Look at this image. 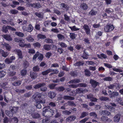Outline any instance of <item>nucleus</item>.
<instances>
[{
    "label": "nucleus",
    "instance_id": "nucleus-61",
    "mask_svg": "<svg viewBox=\"0 0 123 123\" xmlns=\"http://www.w3.org/2000/svg\"><path fill=\"white\" fill-rule=\"evenodd\" d=\"M56 85L54 84H50L49 86V88L51 89H53L55 86Z\"/></svg>",
    "mask_w": 123,
    "mask_h": 123
},
{
    "label": "nucleus",
    "instance_id": "nucleus-32",
    "mask_svg": "<svg viewBox=\"0 0 123 123\" xmlns=\"http://www.w3.org/2000/svg\"><path fill=\"white\" fill-rule=\"evenodd\" d=\"M69 28L72 31H78L79 30V28H78L76 27L75 26H74L72 27L69 26Z\"/></svg>",
    "mask_w": 123,
    "mask_h": 123
},
{
    "label": "nucleus",
    "instance_id": "nucleus-14",
    "mask_svg": "<svg viewBox=\"0 0 123 123\" xmlns=\"http://www.w3.org/2000/svg\"><path fill=\"white\" fill-rule=\"evenodd\" d=\"M80 8L82 10H86L88 8V6L86 3H83L81 5Z\"/></svg>",
    "mask_w": 123,
    "mask_h": 123
},
{
    "label": "nucleus",
    "instance_id": "nucleus-16",
    "mask_svg": "<svg viewBox=\"0 0 123 123\" xmlns=\"http://www.w3.org/2000/svg\"><path fill=\"white\" fill-rule=\"evenodd\" d=\"M120 115L119 114H117L116 115L114 118V120L115 122H118L119 121L120 118Z\"/></svg>",
    "mask_w": 123,
    "mask_h": 123
},
{
    "label": "nucleus",
    "instance_id": "nucleus-40",
    "mask_svg": "<svg viewBox=\"0 0 123 123\" xmlns=\"http://www.w3.org/2000/svg\"><path fill=\"white\" fill-rule=\"evenodd\" d=\"M27 71L26 69H24L22 70L21 71V74L22 76H24L27 73Z\"/></svg>",
    "mask_w": 123,
    "mask_h": 123
},
{
    "label": "nucleus",
    "instance_id": "nucleus-63",
    "mask_svg": "<svg viewBox=\"0 0 123 123\" xmlns=\"http://www.w3.org/2000/svg\"><path fill=\"white\" fill-rule=\"evenodd\" d=\"M68 105H71L72 106H75V105L74 103L72 101H68Z\"/></svg>",
    "mask_w": 123,
    "mask_h": 123
},
{
    "label": "nucleus",
    "instance_id": "nucleus-45",
    "mask_svg": "<svg viewBox=\"0 0 123 123\" xmlns=\"http://www.w3.org/2000/svg\"><path fill=\"white\" fill-rule=\"evenodd\" d=\"M44 41L47 43H53V41L50 38H47L45 39Z\"/></svg>",
    "mask_w": 123,
    "mask_h": 123
},
{
    "label": "nucleus",
    "instance_id": "nucleus-8",
    "mask_svg": "<svg viewBox=\"0 0 123 123\" xmlns=\"http://www.w3.org/2000/svg\"><path fill=\"white\" fill-rule=\"evenodd\" d=\"M83 28L87 34L90 35V30L88 25H84L83 26Z\"/></svg>",
    "mask_w": 123,
    "mask_h": 123
},
{
    "label": "nucleus",
    "instance_id": "nucleus-2",
    "mask_svg": "<svg viewBox=\"0 0 123 123\" xmlns=\"http://www.w3.org/2000/svg\"><path fill=\"white\" fill-rule=\"evenodd\" d=\"M34 111V109L32 107H29L26 110V112L28 113L31 115L32 117L34 118H37L39 117V115L37 113H34L33 112Z\"/></svg>",
    "mask_w": 123,
    "mask_h": 123
},
{
    "label": "nucleus",
    "instance_id": "nucleus-15",
    "mask_svg": "<svg viewBox=\"0 0 123 123\" xmlns=\"http://www.w3.org/2000/svg\"><path fill=\"white\" fill-rule=\"evenodd\" d=\"M86 91L87 92V90H83L82 88H78L76 89V92L77 93H84Z\"/></svg>",
    "mask_w": 123,
    "mask_h": 123
},
{
    "label": "nucleus",
    "instance_id": "nucleus-33",
    "mask_svg": "<svg viewBox=\"0 0 123 123\" xmlns=\"http://www.w3.org/2000/svg\"><path fill=\"white\" fill-rule=\"evenodd\" d=\"M5 113L9 117H12L13 116L12 112L11 111L10 112L6 110L5 111Z\"/></svg>",
    "mask_w": 123,
    "mask_h": 123
},
{
    "label": "nucleus",
    "instance_id": "nucleus-59",
    "mask_svg": "<svg viewBox=\"0 0 123 123\" xmlns=\"http://www.w3.org/2000/svg\"><path fill=\"white\" fill-rule=\"evenodd\" d=\"M40 68L37 66L34 67L33 68V70L35 71H38L39 70Z\"/></svg>",
    "mask_w": 123,
    "mask_h": 123
},
{
    "label": "nucleus",
    "instance_id": "nucleus-1",
    "mask_svg": "<svg viewBox=\"0 0 123 123\" xmlns=\"http://www.w3.org/2000/svg\"><path fill=\"white\" fill-rule=\"evenodd\" d=\"M55 111L52 109L48 108L45 109L44 111H43L42 112L43 116L45 117H50L54 115V114Z\"/></svg>",
    "mask_w": 123,
    "mask_h": 123
},
{
    "label": "nucleus",
    "instance_id": "nucleus-62",
    "mask_svg": "<svg viewBox=\"0 0 123 123\" xmlns=\"http://www.w3.org/2000/svg\"><path fill=\"white\" fill-rule=\"evenodd\" d=\"M45 102V101L44 99H43L42 100H39L36 103L37 104L39 103H40L44 104Z\"/></svg>",
    "mask_w": 123,
    "mask_h": 123
},
{
    "label": "nucleus",
    "instance_id": "nucleus-35",
    "mask_svg": "<svg viewBox=\"0 0 123 123\" xmlns=\"http://www.w3.org/2000/svg\"><path fill=\"white\" fill-rule=\"evenodd\" d=\"M33 45L35 48L38 47L39 48L41 46L40 44L38 42L33 43Z\"/></svg>",
    "mask_w": 123,
    "mask_h": 123
},
{
    "label": "nucleus",
    "instance_id": "nucleus-25",
    "mask_svg": "<svg viewBox=\"0 0 123 123\" xmlns=\"http://www.w3.org/2000/svg\"><path fill=\"white\" fill-rule=\"evenodd\" d=\"M80 81L79 79H74L70 81L69 83L70 84L71 83H79L80 82Z\"/></svg>",
    "mask_w": 123,
    "mask_h": 123
},
{
    "label": "nucleus",
    "instance_id": "nucleus-37",
    "mask_svg": "<svg viewBox=\"0 0 123 123\" xmlns=\"http://www.w3.org/2000/svg\"><path fill=\"white\" fill-rule=\"evenodd\" d=\"M105 106L107 108L109 109H110V111L112 112H114L115 111V109L113 107H112L110 106H108V105H105Z\"/></svg>",
    "mask_w": 123,
    "mask_h": 123
},
{
    "label": "nucleus",
    "instance_id": "nucleus-51",
    "mask_svg": "<svg viewBox=\"0 0 123 123\" xmlns=\"http://www.w3.org/2000/svg\"><path fill=\"white\" fill-rule=\"evenodd\" d=\"M88 55L86 54L85 53H84L82 55V57L85 59H87L88 58Z\"/></svg>",
    "mask_w": 123,
    "mask_h": 123
},
{
    "label": "nucleus",
    "instance_id": "nucleus-3",
    "mask_svg": "<svg viewBox=\"0 0 123 123\" xmlns=\"http://www.w3.org/2000/svg\"><path fill=\"white\" fill-rule=\"evenodd\" d=\"M14 41L19 43V46L22 47H24L25 45L24 44V43L25 42L24 40L21 38H15L14 39Z\"/></svg>",
    "mask_w": 123,
    "mask_h": 123
},
{
    "label": "nucleus",
    "instance_id": "nucleus-50",
    "mask_svg": "<svg viewBox=\"0 0 123 123\" xmlns=\"http://www.w3.org/2000/svg\"><path fill=\"white\" fill-rule=\"evenodd\" d=\"M64 19L65 20L68 21H70L69 17L67 16L66 14L64 15Z\"/></svg>",
    "mask_w": 123,
    "mask_h": 123
},
{
    "label": "nucleus",
    "instance_id": "nucleus-18",
    "mask_svg": "<svg viewBox=\"0 0 123 123\" xmlns=\"http://www.w3.org/2000/svg\"><path fill=\"white\" fill-rule=\"evenodd\" d=\"M97 13V11L94 9H92L89 13L90 15L94 16Z\"/></svg>",
    "mask_w": 123,
    "mask_h": 123
},
{
    "label": "nucleus",
    "instance_id": "nucleus-23",
    "mask_svg": "<svg viewBox=\"0 0 123 123\" xmlns=\"http://www.w3.org/2000/svg\"><path fill=\"white\" fill-rule=\"evenodd\" d=\"M75 119V117L74 116H71L68 117L66 119L67 121H70L72 120H73Z\"/></svg>",
    "mask_w": 123,
    "mask_h": 123
},
{
    "label": "nucleus",
    "instance_id": "nucleus-60",
    "mask_svg": "<svg viewBox=\"0 0 123 123\" xmlns=\"http://www.w3.org/2000/svg\"><path fill=\"white\" fill-rule=\"evenodd\" d=\"M74 65L75 66H79L83 65V64L80 62H77L75 63Z\"/></svg>",
    "mask_w": 123,
    "mask_h": 123
},
{
    "label": "nucleus",
    "instance_id": "nucleus-53",
    "mask_svg": "<svg viewBox=\"0 0 123 123\" xmlns=\"http://www.w3.org/2000/svg\"><path fill=\"white\" fill-rule=\"evenodd\" d=\"M51 21L49 20H47L45 21L44 23V26H47L50 24Z\"/></svg>",
    "mask_w": 123,
    "mask_h": 123
},
{
    "label": "nucleus",
    "instance_id": "nucleus-56",
    "mask_svg": "<svg viewBox=\"0 0 123 123\" xmlns=\"http://www.w3.org/2000/svg\"><path fill=\"white\" fill-rule=\"evenodd\" d=\"M89 118L86 117L82 119L80 121V123H84L86 122Z\"/></svg>",
    "mask_w": 123,
    "mask_h": 123
},
{
    "label": "nucleus",
    "instance_id": "nucleus-42",
    "mask_svg": "<svg viewBox=\"0 0 123 123\" xmlns=\"http://www.w3.org/2000/svg\"><path fill=\"white\" fill-rule=\"evenodd\" d=\"M35 52V51L33 49H31L28 50V53L29 54H34Z\"/></svg>",
    "mask_w": 123,
    "mask_h": 123
},
{
    "label": "nucleus",
    "instance_id": "nucleus-6",
    "mask_svg": "<svg viewBox=\"0 0 123 123\" xmlns=\"http://www.w3.org/2000/svg\"><path fill=\"white\" fill-rule=\"evenodd\" d=\"M13 52H15L17 54L18 57L21 59L23 58V56L22 51L20 49H15L13 50Z\"/></svg>",
    "mask_w": 123,
    "mask_h": 123
},
{
    "label": "nucleus",
    "instance_id": "nucleus-64",
    "mask_svg": "<svg viewBox=\"0 0 123 123\" xmlns=\"http://www.w3.org/2000/svg\"><path fill=\"white\" fill-rule=\"evenodd\" d=\"M47 88L45 86H42L41 87L40 89L41 91L43 92H45L47 91Z\"/></svg>",
    "mask_w": 123,
    "mask_h": 123
},
{
    "label": "nucleus",
    "instance_id": "nucleus-10",
    "mask_svg": "<svg viewBox=\"0 0 123 123\" xmlns=\"http://www.w3.org/2000/svg\"><path fill=\"white\" fill-rule=\"evenodd\" d=\"M42 95L38 92L36 93L33 96V97L36 100H37V98H41Z\"/></svg>",
    "mask_w": 123,
    "mask_h": 123
},
{
    "label": "nucleus",
    "instance_id": "nucleus-7",
    "mask_svg": "<svg viewBox=\"0 0 123 123\" xmlns=\"http://www.w3.org/2000/svg\"><path fill=\"white\" fill-rule=\"evenodd\" d=\"M1 46L3 48L5 47L6 49L9 51L11 50V47L10 45L5 43H1Z\"/></svg>",
    "mask_w": 123,
    "mask_h": 123
},
{
    "label": "nucleus",
    "instance_id": "nucleus-30",
    "mask_svg": "<svg viewBox=\"0 0 123 123\" xmlns=\"http://www.w3.org/2000/svg\"><path fill=\"white\" fill-rule=\"evenodd\" d=\"M37 37L38 39H43L46 38V37L44 35L39 34L37 35Z\"/></svg>",
    "mask_w": 123,
    "mask_h": 123
},
{
    "label": "nucleus",
    "instance_id": "nucleus-54",
    "mask_svg": "<svg viewBox=\"0 0 123 123\" xmlns=\"http://www.w3.org/2000/svg\"><path fill=\"white\" fill-rule=\"evenodd\" d=\"M112 80V78L110 77H105L103 79V80L104 81H111Z\"/></svg>",
    "mask_w": 123,
    "mask_h": 123
},
{
    "label": "nucleus",
    "instance_id": "nucleus-52",
    "mask_svg": "<svg viewBox=\"0 0 123 123\" xmlns=\"http://www.w3.org/2000/svg\"><path fill=\"white\" fill-rule=\"evenodd\" d=\"M100 99L101 100L104 101H106L109 100V98L107 97H102L100 98Z\"/></svg>",
    "mask_w": 123,
    "mask_h": 123
},
{
    "label": "nucleus",
    "instance_id": "nucleus-43",
    "mask_svg": "<svg viewBox=\"0 0 123 123\" xmlns=\"http://www.w3.org/2000/svg\"><path fill=\"white\" fill-rule=\"evenodd\" d=\"M88 115L87 113L86 112H83L81 114V116L80 117V118H82L85 117L86 116Z\"/></svg>",
    "mask_w": 123,
    "mask_h": 123
},
{
    "label": "nucleus",
    "instance_id": "nucleus-48",
    "mask_svg": "<svg viewBox=\"0 0 123 123\" xmlns=\"http://www.w3.org/2000/svg\"><path fill=\"white\" fill-rule=\"evenodd\" d=\"M86 64L88 65H93L95 64L96 63L92 61H88L86 62Z\"/></svg>",
    "mask_w": 123,
    "mask_h": 123
},
{
    "label": "nucleus",
    "instance_id": "nucleus-36",
    "mask_svg": "<svg viewBox=\"0 0 123 123\" xmlns=\"http://www.w3.org/2000/svg\"><path fill=\"white\" fill-rule=\"evenodd\" d=\"M33 29V27L31 24H30L29 25L28 28H27V31L28 32H31Z\"/></svg>",
    "mask_w": 123,
    "mask_h": 123
},
{
    "label": "nucleus",
    "instance_id": "nucleus-9",
    "mask_svg": "<svg viewBox=\"0 0 123 123\" xmlns=\"http://www.w3.org/2000/svg\"><path fill=\"white\" fill-rule=\"evenodd\" d=\"M54 46L52 44L50 45L46 44L43 46V47L45 50H49L51 49H52Z\"/></svg>",
    "mask_w": 123,
    "mask_h": 123
},
{
    "label": "nucleus",
    "instance_id": "nucleus-24",
    "mask_svg": "<svg viewBox=\"0 0 123 123\" xmlns=\"http://www.w3.org/2000/svg\"><path fill=\"white\" fill-rule=\"evenodd\" d=\"M7 27V25L6 26H3L2 31L3 32L6 33L8 31V28Z\"/></svg>",
    "mask_w": 123,
    "mask_h": 123
},
{
    "label": "nucleus",
    "instance_id": "nucleus-34",
    "mask_svg": "<svg viewBox=\"0 0 123 123\" xmlns=\"http://www.w3.org/2000/svg\"><path fill=\"white\" fill-rule=\"evenodd\" d=\"M69 36L72 39H74L75 38L76 35L74 33H70Z\"/></svg>",
    "mask_w": 123,
    "mask_h": 123
},
{
    "label": "nucleus",
    "instance_id": "nucleus-58",
    "mask_svg": "<svg viewBox=\"0 0 123 123\" xmlns=\"http://www.w3.org/2000/svg\"><path fill=\"white\" fill-rule=\"evenodd\" d=\"M17 9L19 11H23L25 10V8L22 6H19L17 8Z\"/></svg>",
    "mask_w": 123,
    "mask_h": 123
},
{
    "label": "nucleus",
    "instance_id": "nucleus-28",
    "mask_svg": "<svg viewBox=\"0 0 123 123\" xmlns=\"http://www.w3.org/2000/svg\"><path fill=\"white\" fill-rule=\"evenodd\" d=\"M57 37L59 40H62L65 38V37L62 34H59L57 35Z\"/></svg>",
    "mask_w": 123,
    "mask_h": 123
},
{
    "label": "nucleus",
    "instance_id": "nucleus-27",
    "mask_svg": "<svg viewBox=\"0 0 123 123\" xmlns=\"http://www.w3.org/2000/svg\"><path fill=\"white\" fill-rule=\"evenodd\" d=\"M105 12L109 14H112L113 12V10L110 8H109L106 9L105 10Z\"/></svg>",
    "mask_w": 123,
    "mask_h": 123
},
{
    "label": "nucleus",
    "instance_id": "nucleus-13",
    "mask_svg": "<svg viewBox=\"0 0 123 123\" xmlns=\"http://www.w3.org/2000/svg\"><path fill=\"white\" fill-rule=\"evenodd\" d=\"M2 37L5 39L6 40L9 41H12V38L11 37L10 35H2Z\"/></svg>",
    "mask_w": 123,
    "mask_h": 123
},
{
    "label": "nucleus",
    "instance_id": "nucleus-12",
    "mask_svg": "<svg viewBox=\"0 0 123 123\" xmlns=\"http://www.w3.org/2000/svg\"><path fill=\"white\" fill-rule=\"evenodd\" d=\"M45 83H39L35 85L34 88L35 89H37L39 88L45 86Z\"/></svg>",
    "mask_w": 123,
    "mask_h": 123
},
{
    "label": "nucleus",
    "instance_id": "nucleus-11",
    "mask_svg": "<svg viewBox=\"0 0 123 123\" xmlns=\"http://www.w3.org/2000/svg\"><path fill=\"white\" fill-rule=\"evenodd\" d=\"M90 83L91 84L92 86L94 88H95L98 84L96 81L91 79L90 80Z\"/></svg>",
    "mask_w": 123,
    "mask_h": 123
},
{
    "label": "nucleus",
    "instance_id": "nucleus-17",
    "mask_svg": "<svg viewBox=\"0 0 123 123\" xmlns=\"http://www.w3.org/2000/svg\"><path fill=\"white\" fill-rule=\"evenodd\" d=\"M48 95L50 98H54L55 95V94L53 92H49Z\"/></svg>",
    "mask_w": 123,
    "mask_h": 123
},
{
    "label": "nucleus",
    "instance_id": "nucleus-38",
    "mask_svg": "<svg viewBox=\"0 0 123 123\" xmlns=\"http://www.w3.org/2000/svg\"><path fill=\"white\" fill-rule=\"evenodd\" d=\"M18 12V11L15 9H12L10 11V13L12 14H15Z\"/></svg>",
    "mask_w": 123,
    "mask_h": 123
},
{
    "label": "nucleus",
    "instance_id": "nucleus-19",
    "mask_svg": "<svg viewBox=\"0 0 123 123\" xmlns=\"http://www.w3.org/2000/svg\"><path fill=\"white\" fill-rule=\"evenodd\" d=\"M10 109L12 112L13 114V113L16 112L18 109L17 107H10Z\"/></svg>",
    "mask_w": 123,
    "mask_h": 123
},
{
    "label": "nucleus",
    "instance_id": "nucleus-21",
    "mask_svg": "<svg viewBox=\"0 0 123 123\" xmlns=\"http://www.w3.org/2000/svg\"><path fill=\"white\" fill-rule=\"evenodd\" d=\"M30 76L32 79H36L37 76V74L33 72H31L30 74Z\"/></svg>",
    "mask_w": 123,
    "mask_h": 123
},
{
    "label": "nucleus",
    "instance_id": "nucleus-41",
    "mask_svg": "<svg viewBox=\"0 0 123 123\" xmlns=\"http://www.w3.org/2000/svg\"><path fill=\"white\" fill-rule=\"evenodd\" d=\"M6 74V73L5 71H0V78L4 77Z\"/></svg>",
    "mask_w": 123,
    "mask_h": 123
},
{
    "label": "nucleus",
    "instance_id": "nucleus-31",
    "mask_svg": "<svg viewBox=\"0 0 123 123\" xmlns=\"http://www.w3.org/2000/svg\"><path fill=\"white\" fill-rule=\"evenodd\" d=\"M59 44L62 48H65L67 47V44L63 42H59Z\"/></svg>",
    "mask_w": 123,
    "mask_h": 123
},
{
    "label": "nucleus",
    "instance_id": "nucleus-57",
    "mask_svg": "<svg viewBox=\"0 0 123 123\" xmlns=\"http://www.w3.org/2000/svg\"><path fill=\"white\" fill-rule=\"evenodd\" d=\"M50 69L51 70V72H53V74H58L59 72V71L58 70L55 69Z\"/></svg>",
    "mask_w": 123,
    "mask_h": 123
},
{
    "label": "nucleus",
    "instance_id": "nucleus-46",
    "mask_svg": "<svg viewBox=\"0 0 123 123\" xmlns=\"http://www.w3.org/2000/svg\"><path fill=\"white\" fill-rule=\"evenodd\" d=\"M21 84V82L20 81L14 82L13 83V85L15 86H18Z\"/></svg>",
    "mask_w": 123,
    "mask_h": 123
},
{
    "label": "nucleus",
    "instance_id": "nucleus-5",
    "mask_svg": "<svg viewBox=\"0 0 123 123\" xmlns=\"http://www.w3.org/2000/svg\"><path fill=\"white\" fill-rule=\"evenodd\" d=\"M86 85L83 83H79L78 84H71L69 86L70 87L76 88L79 87H85L86 86Z\"/></svg>",
    "mask_w": 123,
    "mask_h": 123
},
{
    "label": "nucleus",
    "instance_id": "nucleus-39",
    "mask_svg": "<svg viewBox=\"0 0 123 123\" xmlns=\"http://www.w3.org/2000/svg\"><path fill=\"white\" fill-rule=\"evenodd\" d=\"M118 95V92H112L111 96H110V97L112 98L113 97L117 96Z\"/></svg>",
    "mask_w": 123,
    "mask_h": 123
},
{
    "label": "nucleus",
    "instance_id": "nucleus-55",
    "mask_svg": "<svg viewBox=\"0 0 123 123\" xmlns=\"http://www.w3.org/2000/svg\"><path fill=\"white\" fill-rule=\"evenodd\" d=\"M57 112V110L56 109L55 110V112L57 113L55 116V117L56 118L58 117L61 115V114L60 113Z\"/></svg>",
    "mask_w": 123,
    "mask_h": 123
},
{
    "label": "nucleus",
    "instance_id": "nucleus-22",
    "mask_svg": "<svg viewBox=\"0 0 123 123\" xmlns=\"http://www.w3.org/2000/svg\"><path fill=\"white\" fill-rule=\"evenodd\" d=\"M15 34L17 36L20 37H23L24 35L23 33L20 32H16Z\"/></svg>",
    "mask_w": 123,
    "mask_h": 123
},
{
    "label": "nucleus",
    "instance_id": "nucleus-49",
    "mask_svg": "<svg viewBox=\"0 0 123 123\" xmlns=\"http://www.w3.org/2000/svg\"><path fill=\"white\" fill-rule=\"evenodd\" d=\"M39 54V53L38 52H37L35 54V55L33 56V60H35L36 59L37 57L38 56Z\"/></svg>",
    "mask_w": 123,
    "mask_h": 123
},
{
    "label": "nucleus",
    "instance_id": "nucleus-47",
    "mask_svg": "<svg viewBox=\"0 0 123 123\" xmlns=\"http://www.w3.org/2000/svg\"><path fill=\"white\" fill-rule=\"evenodd\" d=\"M61 7L65 8L68 9V5H67L63 3H61Z\"/></svg>",
    "mask_w": 123,
    "mask_h": 123
},
{
    "label": "nucleus",
    "instance_id": "nucleus-4",
    "mask_svg": "<svg viewBox=\"0 0 123 123\" xmlns=\"http://www.w3.org/2000/svg\"><path fill=\"white\" fill-rule=\"evenodd\" d=\"M114 28L113 25H109L105 27L104 30L106 32H110L112 31Z\"/></svg>",
    "mask_w": 123,
    "mask_h": 123
},
{
    "label": "nucleus",
    "instance_id": "nucleus-29",
    "mask_svg": "<svg viewBox=\"0 0 123 123\" xmlns=\"http://www.w3.org/2000/svg\"><path fill=\"white\" fill-rule=\"evenodd\" d=\"M26 39L28 42H33L34 40V39L30 36L27 37Z\"/></svg>",
    "mask_w": 123,
    "mask_h": 123
},
{
    "label": "nucleus",
    "instance_id": "nucleus-20",
    "mask_svg": "<svg viewBox=\"0 0 123 123\" xmlns=\"http://www.w3.org/2000/svg\"><path fill=\"white\" fill-rule=\"evenodd\" d=\"M51 70L50 69V68H49L47 70L42 72V74L43 75H46L49 73L51 72Z\"/></svg>",
    "mask_w": 123,
    "mask_h": 123
},
{
    "label": "nucleus",
    "instance_id": "nucleus-26",
    "mask_svg": "<svg viewBox=\"0 0 123 123\" xmlns=\"http://www.w3.org/2000/svg\"><path fill=\"white\" fill-rule=\"evenodd\" d=\"M63 98L65 99L72 100L74 99V98L68 96H64Z\"/></svg>",
    "mask_w": 123,
    "mask_h": 123
},
{
    "label": "nucleus",
    "instance_id": "nucleus-44",
    "mask_svg": "<svg viewBox=\"0 0 123 123\" xmlns=\"http://www.w3.org/2000/svg\"><path fill=\"white\" fill-rule=\"evenodd\" d=\"M85 74L87 76H90L91 74V72L88 70L86 69L85 70Z\"/></svg>",
    "mask_w": 123,
    "mask_h": 123
}]
</instances>
